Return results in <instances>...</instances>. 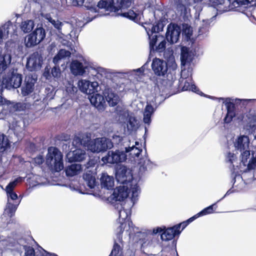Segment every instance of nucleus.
Returning a JSON list of instances; mask_svg holds the SVG:
<instances>
[{
	"label": "nucleus",
	"mask_w": 256,
	"mask_h": 256,
	"mask_svg": "<svg viewBox=\"0 0 256 256\" xmlns=\"http://www.w3.org/2000/svg\"><path fill=\"white\" fill-rule=\"evenodd\" d=\"M46 164L52 172H58L64 168L63 154L56 148H48L46 156Z\"/></svg>",
	"instance_id": "f257e3e1"
},
{
	"label": "nucleus",
	"mask_w": 256,
	"mask_h": 256,
	"mask_svg": "<svg viewBox=\"0 0 256 256\" xmlns=\"http://www.w3.org/2000/svg\"><path fill=\"white\" fill-rule=\"evenodd\" d=\"M72 4L74 6H82L84 3L85 0H72Z\"/></svg>",
	"instance_id": "13d9d810"
},
{
	"label": "nucleus",
	"mask_w": 256,
	"mask_h": 256,
	"mask_svg": "<svg viewBox=\"0 0 256 256\" xmlns=\"http://www.w3.org/2000/svg\"><path fill=\"white\" fill-rule=\"evenodd\" d=\"M120 186L114 189L113 194L110 196V200L116 201H122L128 198L129 192L128 184Z\"/></svg>",
	"instance_id": "ddd939ff"
},
{
	"label": "nucleus",
	"mask_w": 256,
	"mask_h": 256,
	"mask_svg": "<svg viewBox=\"0 0 256 256\" xmlns=\"http://www.w3.org/2000/svg\"><path fill=\"white\" fill-rule=\"evenodd\" d=\"M158 39H160V44L156 46V50L158 52H162L164 51L166 48V41L164 39V38L159 35Z\"/></svg>",
	"instance_id": "c03bdc74"
},
{
	"label": "nucleus",
	"mask_w": 256,
	"mask_h": 256,
	"mask_svg": "<svg viewBox=\"0 0 256 256\" xmlns=\"http://www.w3.org/2000/svg\"><path fill=\"white\" fill-rule=\"evenodd\" d=\"M187 222H183L179 224L176 225V226H180V229L182 227V230L187 226Z\"/></svg>",
	"instance_id": "052dcab7"
},
{
	"label": "nucleus",
	"mask_w": 256,
	"mask_h": 256,
	"mask_svg": "<svg viewBox=\"0 0 256 256\" xmlns=\"http://www.w3.org/2000/svg\"><path fill=\"white\" fill-rule=\"evenodd\" d=\"M89 138L87 136L80 134L76 136L72 142V144L76 147H78L80 146H86L88 144L86 142L88 141Z\"/></svg>",
	"instance_id": "7c9ffc66"
},
{
	"label": "nucleus",
	"mask_w": 256,
	"mask_h": 256,
	"mask_svg": "<svg viewBox=\"0 0 256 256\" xmlns=\"http://www.w3.org/2000/svg\"><path fill=\"white\" fill-rule=\"evenodd\" d=\"M152 68L154 74L158 76H164L168 71L166 62L158 58H155L153 60Z\"/></svg>",
	"instance_id": "f8f14e48"
},
{
	"label": "nucleus",
	"mask_w": 256,
	"mask_h": 256,
	"mask_svg": "<svg viewBox=\"0 0 256 256\" xmlns=\"http://www.w3.org/2000/svg\"><path fill=\"white\" fill-rule=\"evenodd\" d=\"M8 145V138L3 134H0V152L4 151Z\"/></svg>",
	"instance_id": "37998d69"
},
{
	"label": "nucleus",
	"mask_w": 256,
	"mask_h": 256,
	"mask_svg": "<svg viewBox=\"0 0 256 256\" xmlns=\"http://www.w3.org/2000/svg\"><path fill=\"white\" fill-rule=\"evenodd\" d=\"M86 147L88 150L98 153L112 148L113 147V144L110 139L99 138L90 140Z\"/></svg>",
	"instance_id": "39448f33"
},
{
	"label": "nucleus",
	"mask_w": 256,
	"mask_h": 256,
	"mask_svg": "<svg viewBox=\"0 0 256 256\" xmlns=\"http://www.w3.org/2000/svg\"><path fill=\"white\" fill-rule=\"evenodd\" d=\"M228 99L226 100V102L225 104L227 108V114L224 118L225 122L228 123L230 122L232 118L234 116V105L232 102H227Z\"/></svg>",
	"instance_id": "2f4dec72"
},
{
	"label": "nucleus",
	"mask_w": 256,
	"mask_h": 256,
	"mask_svg": "<svg viewBox=\"0 0 256 256\" xmlns=\"http://www.w3.org/2000/svg\"><path fill=\"white\" fill-rule=\"evenodd\" d=\"M194 2H199L202 1V0H194Z\"/></svg>",
	"instance_id": "338daca9"
},
{
	"label": "nucleus",
	"mask_w": 256,
	"mask_h": 256,
	"mask_svg": "<svg viewBox=\"0 0 256 256\" xmlns=\"http://www.w3.org/2000/svg\"><path fill=\"white\" fill-rule=\"evenodd\" d=\"M254 0H232L230 4V10L242 6H248Z\"/></svg>",
	"instance_id": "e433bc0d"
},
{
	"label": "nucleus",
	"mask_w": 256,
	"mask_h": 256,
	"mask_svg": "<svg viewBox=\"0 0 256 256\" xmlns=\"http://www.w3.org/2000/svg\"><path fill=\"white\" fill-rule=\"evenodd\" d=\"M24 250L26 256H34V250L32 248L25 246Z\"/></svg>",
	"instance_id": "864d4df0"
},
{
	"label": "nucleus",
	"mask_w": 256,
	"mask_h": 256,
	"mask_svg": "<svg viewBox=\"0 0 256 256\" xmlns=\"http://www.w3.org/2000/svg\"><path fill=\"white\" fill-rule=\"evenodd\" d=\"M117 2L118 4L116 6L118 8H119L122 11V10H124L131 6L132 0H118Z\"/></svg>",
	"instance_id": "79ce46f5"
},
{
	"label": "nucleus",
	"mask_w": 256,
	"mask_h": 256,
	"mask_svg": "<svg viewBox=\"0 0 256 256\" xmlns=\"http://www.w3.org/2000/svg\"><path fill=\"white\" fill-rule=\"evenodd\" d=\"M36 80L30 76H27L25 79V84L22 87V93L24 96L28 95L34 90Z\"/></svg>",
	"instance_id": "5701e85b"
},
{
	"label": "nucleus",
	"mask_w": 256,
	"mask_h": 256,
	"mask_svg": "<svg viewBox=\"0 0 256 256\" xmlns=\"http://www.w3.org/2000/svg\"><path fill=\"white\" fill-rule=\"evenodd\" d=\"M213 206L212 205L202 210L200 212L198 213L196 215H195L194 216L190 218L188 221L190 222H192L194 219L199 217L201 216H204L207 214H211L213 212Z\"/></svg>",
	"instance_id": "ea45409f"
},
{
	"label": "nucleus",
	"mask_w": 256,
	"mask_h": 256,
	"mask_svg": "<svg viewBox=\"0 0 256 256\" xmlns=\"http://www.w3.org/2000/svg\"><path fill=\"white\" fill-rule=\"evenodd\" d=\"M100 181L102 186L108 190L112 188L114 186L113 176H108L106 173H102Z\"/></svg>",
	"instance_id": "a878e982"
},
{
	"label": "nucleus",
	"mask_w": 256,
	"mask_h": 256,
	"mask_svg": "<svg viewBox=\"0 0 256 256\" xmlns=\"http://www.w3.org/2000/svg\"><path fill=\"white\" fill-rule=\"evenodd\" d=\"M193 58V54L189 52L188 49L186 47H182L181 48L180 60L183 66L190 64Z\"/></svg>",
	"instance_id": "cd10ccee"
},
{
	"label": "nucleus",
	"mask_w": 256,
	"mask_h": 256,
	"mask_svg": "<svg viewBox=\"0 0 256 256\" xmlns=\"http://www.w3.org/2000/svg\"><path fill=\"white\" fill-rule=\"evenodd\" d=\"M16 33V26L8 22L0 27V44L4 40L6 39L9 34H14Z\"/></svg>",
	"instance_id": "2eb2a0df"
},
{
	"label": "nucleus",
	"mask_w": 256,
	"mask_h": 256,
	"mask_svg": "<svg viewBox=\"0 0 256 256\" xmlns=\"http://www.w3.org/2000/svg\"><path fill=\"white\" fill-rule=\"evenodd\" d=\"M18 205H14L12 204H11L8 201V202L7 205H6V210H8V212L10 214V216H12V214L16 212V208H17Z\"/></svg>",
	"instance_id": "3c124183"
},
{
	"label": "nucleus",
	"mask_w": 256,
	"mask_h": 256,
	"mask_svg": "<svg viewBox=\"0 0 256 256\" xmlns=\"http://www.w3.org/2000/svg\"><path fill=\"white\" fill-rule=\"evenodd\" d=\"M84 179L90 188H93L96 186V174L92 171L88 170L84 175Z\"/></svg>",
	"instance_id": "c756f323"
},
{
	"label": "nucleus",
	"mask_w": 256,
	"mask_h": 256,
	"mask_svg": "<svg viewBox=\"0 0 256 256\" xmlns=\"http://www.w3.org/2000/svg\"><path fill=\"white\" fill-rule=\"evenodd\" d=\"M180 232V226H174L166 230L161 234V238L162 241L172 240L175 236L179 234Z\"/></svg>",
	"instance_id": "aec40b11"
},
{
	"label": "nucleus",
	"mask_w": 256,
	"mask_h": 256,
	"mask_svg": "<svg viewBox=\"0 0 256 256\" xmlns=\"http://www.w3.org/2000/svg\"><path fill=\"white\" fill-rule=\"evenodd\" d=\"M113 140L114 142L120 144L125 146L126 154H128L130 156L134 158L135 160L136 158H138L142 150L137 146L139 145L138 142L131 141L130 137L122 138L119 136H113Z\"/></svg>",
	"instance_id": "20e7f679"
},
{
	"label": "nucleus",
	"mask_w": 256,
	"mask_h": 256,
	"mask_svg": "<svg viewBox=\"0 0 256 256\" xmlns=\"http://www.w3.org/2000/svg\"><path fill=\"white\" fill-rule=\"evenodd\" d=\"M162 230V229L160 228H154L153 230V232L154 234H157L159 232H160Z\"/></svg>",
	"instance_id": "680f3d73"
},
{
	"label": "nucleus",
	"mask_w": 256,
	"mask_h": 256,
	"mask_svg": "<svg viewBox=\"0 0 256 256\" xmlns=\"http://www.w3.org/2000/svg\"><path fill=\"white\" fill-rule=\"evenodd\" d=\"M132 176L130 169L125 166H121L117 170L116 174V178L118 182L122 184H128L130 186V189L132 192V199L134 200L138 196L140 192V189L137 184H132Z\"/></svg>",
	"instance_id": "f03ea898"
},
{
	"label": "nucleus",
	"mask_w": 256,
	"mask_h": 256,
	"mask_svg": "<svg viewBox=\"0 0 256 256\" xmlns=\"http://www.w3.org/2000/svg\"><path fill=\"white\" fill-rule=\"evenodd\" d=\"M52 74L55 78H58L60 74V70L58 67L54 66L52 69Z\"/></svg>",
	"instance_id": "5fc2aeb1"
},
{
	"label": "nucleus",
	"mask_w": 256,
	"mask_h": 256,
	"mask_svg": "<svg viewBox=\"0 0 256 256\" xmlns=\"http://www.w3.org/2000/svg\"><path fill=\"white\" fill-rule=\"evenodd\" d=\"M34 24L32 20H26L22 22L20 27L24 33L30 32L34 28Z\"/></svg>",
	"instance_id": "c9c22d12"
},
{
	"label": "nucleus",
	"mask_w": 256,
	"mask_h": 256,
	"mask_svg": "<svg viewBox=\"0 0 256 256\" xmlns=\"http://www.w3.org/2000/svg\"><path fill=\"white\" fill-rule=\"evenodd\" d=\"M140 170H144V166H140Z\"/></svg>",
	"instance_id": "774afa93"
},
{
	"label": "nucleus",
	"mask_w": 256,
	"mask_h": 256,
	"mask_svg": "<svg viewBox=\"0 0 256 256\" xmlns=\"http://www.w3.org/2000/svg\"><path fill=\"white\" fill-rule=\"evenodd\" d=\"M86 154L84 150L77 148L68 152L66 154V158L69 162L82 161L86 158Z\"/></svg>",
	"instance_id": "6ab92c4d"
},
{
	"label": "nucleus",
	"mask_w": 256,
	"mask_h": 256,
	"mask_svg": "<svg viewBox=\"0 0 256 256\" xmlns=\"http://www.w3.org/2000/svg\"><path fill=\"white\" fill-rule=\"evenodd\" d=\"M118 14H120V16L128 18L130 20H134L137 17L138 14H137L134 10H130L128 12H125L124 10H122L120 13H118Z\"/></svg>",
	"instance_id": "a19ab883"
},
{
	"label": "nucleus",
	"mask_w": 256,
	"mask_h": 256,
	"mask_svg": "<svg viewBox=\"0 0 256 256\" xmlns=\"http://www.w3.org/2000/svg\"><path fill=\"white\" fill-rule=\"evenodd\" d=\"M22 77L17 70H13L10 75L2 78V84L3 87L10 89L19 88L22 82Z\"/></svg>",
	"instance_id": "0eeeda50"
},
{
	"label": "nucleus",
	"mask_w": 256,
	"mask_h": 256,
	"mask_svg": "<svg viewBox=\"0 0 256 256\" xmlns=\"http://www.w3.org/2000/svg\"><path fill=\"white\" fill-rule=\"evenodd\" d=\"M90 103L98 110H104L105 108L106 102L103 96L99 94H93L89 98Z\"/></svg>",
	"instance_id": "f3484780"
},
{
	"label": "nucleus",
	"mask_w": 256,
	"mask_h": 256,
	"mask_svg": "<svg viewBox=\"0 0 256 256\" xmlns=\"http://www.w3.org/2000/svg\"><path fill=\"white\" fill-rule=\"evenodd\" d=\"M232 0H210L212 6L222 12L230 10V4Z\"/></svg>",
	"instance_id": "393cba45"
},
{
	"label": "nucleus",
	"mask_w": 256,
	"mask_h": 256,
	"mask_svg": "<svg viewBox=\"0 0 256 256\" xmlns=\"http://www.w3.org/2000/svg\"><path fill=\"white\" fill-rule=\"evenodd\" d=\"M136 71L140 72H143V70H142V68H138L136 70Z\"/></svg>",
	"instance_id": "69168bd1"
},
{
	"label": "nucleus",
	"mask_w": 256,
	"mask_h": 256,
	"mask_svg": "<svg viewBox=\"0 0 256 256\" xmlns=\"http://www.w3.org/2000/svg\"><path fill=\"white\" fill-rule=\"evenodd\" d=\"M46 252V256H57L56 254H52V253H50V252Z\"/></svg>",
	"instance_id": "e2e57ef3"
},
{
	"label": "nucleus",
	"mask_w": 256,
	"mask_h": 256,
	"mask_svg": "<svg viewBox=\"0 0 256 256\" xmlns=\"http://www.w3.org/2000/svg\"><path fill=\"white\" fill-rule=\"evenodd\" d=\"M154 112V110L152 106L150 104H147L144 112L143 120L145 124H149L150 123L151 116Z\"/></svg>",
	"instance_id": "72a5a7b5"
},
{
	"label": "nucleus",
	"mask_w": 256,
	"mask_h": 256,
	"mask_svg": "<svg viewBox=\"0 0 256 256\" xmlns=\"http://www.w3.org/2000/svg\"><path fill=\"white\" fill-rule=\"evenodd\" d=\"M192 27L185 24L183 26L182 34H184L187 38H190L192 35Z\"/></svg>",
	"instance_id": "8fccbe9b"
},
{
	"label": "nucleus",
	"mask_w": 256,
	"mask_h": 256,
	"mask_svg": "<svg viewBox=\"0 0 256 256\" xmlns=\"http://www.w3.org/2000/svg\"><path fill=\"white\" fill-rule=\"evenodd\" d=\"M70 55V52L69 51L62 49L60 50L58 54L54 58L53 62L56 64L60 60L66 57H69Z\"/></svg>",
	"instance_id": "58836bf2"
},
{
	"label": "nucleus",
	"mask_w": 256,
	"mask_h": 256,
	"mask_svg": "<svg viewBox=\"0 0 256 256\" xmlns=\"http://www.w3.org/2000/svg\"><path fill=\"white\" fill-rule=\"evenodd\" d=\"M44 158L42 156H38L32 160L31 163L34 166L40 165L44 162Z\"/></svg>",
	"instance_id": "603ef678"
},
{
	"label": "nucleus",
	"mask_w": 256,
	"mask_h": 256,
	"mask_svg": "<svg viewBox=\"0 0 256 256\" xmlns=\"http://www.w3.org/2000/svg\"><path fill=\"white\" fill-rule=\"evenodd\" d=\"M180 34V26L174 24H170L168 26L166 34L167 40L171 44L178 42Z\"/></svg>",
	"instance_id": "4468645a"
},
{
	"label": "nucleus",
	"mask_w": 256,
	"mask_h": 256,
	"mask_svg": "<svg viewBox=\"0 0 256 256\" xmlns=\"http://www.w3.org/2000/svg\"><path fill=\"white\" fill-rule=\"evenodd\" d=\"M96 71L97 74L100 75L102 76H105L106 73V70L102 68H98Z\"/></svg>",
	"instance_id": "6e6d98bb"
},
{
	"label": "nucleus",
	"mask_w": 256,
	"mask_h": 256,
	"mask_svg": "<svg viewBox=\"0 0 256 256\" xmlns=\"http://www.w3.org/2000/svg\"><path fill=\"white\" fill-rule=\"evenodd\" d=\"M22 180V178H18L10 182L8 184L6 188V191L7 194V196L8 200L9 198H11L12 200H15L17 199V194L13 192L14 188L16 186L18 182H20Z\"/></svg>",
	"instance_id": "4be33fe9"
},
{
	"label": "nucleus",
	"mask_w": 256,
	"mask_h": 256,
	"mask_svg": "<svg viewBox=\"0 0 256 256\" xmlns=\"http://www.w3.org/2000/svg\"><path fill=\"white\" fill-rule=\"evenodd\" d=\"M128 132H131L136 130L139 127V122L138 120L133 116H130L125 122Z\"/></svg>",
	"instance_id": "c85d7f7f"
},
{
	"label": "nucleus",
	"mask_w": 256,
	"mask_h": 256,
	"mask_svg": "<svg viewBox=\"0 0 256 256\" xmlns=\"http://www.w3.org/2000/svg\"><path fill=\"white\" fill-rule=\"evenodd\" d=\"M86 66L77 60H73L70 66L72 73L74 76H82L86 72Z\"/></svg>",
	"instance_id": "412c9836"
},
{
	"label": "nucleus",
	"mask_w": 256,
	"mask_h": 256,
	"mask_svg": "<svg viewBox=\"0 0 256 256\" xmlns=\"http://www.w3.org/2000/svg\"><path fill=\"white\" fill-rule=\"evenodd\" d=\"M117 208L119 209L118 223L120 224L116 230V236L118 241L120 242L122 240L121 234L122 232V230L126 228L127 224L130 228V222L128 218L130 215L131 210L130 206H126V204L124 206L121 204H118Z\"/></svg>",
	"instance_id": "7ed1b4c3"
},
{
	"label": "nucleus",
	"mask_w": 256,
	"mask_h": 256,
	"mask_svg": "<svg viewBox=\"0 0 256 256\" xmlns=\"http://www.w3.org/2000/svg\"><path fill=\"white\" fill-rule=\"evenodd\" d=\"M241 152V158L242 162L244 166L248 165V168H253V166L252 164L250 163V160L248 161V160L250 158V149L246 150L240 152Z\"/></svg>",
	"instance_id": "4c0bfd02"
},
{
	"label": "nucleus",
	"mask_w": 256,
	"mask_h": 256,
	"mask_svg": "<svg viewBox=\"0 0 256 256\" xmlns=\"http://www.w3.org/2000/svg\"><path fill=\"white\" fill-rule=\"evenodd\" d=\"M79 90L87 94H92L98 92L99 87L97 82H90L84 79L80 80L77 83Z\"/></svg>",
	"instance_id": "1a4fd4ad"
},
{
	"label": "nucleus",
	"mask_w": 256,
	"mask_h": 256,
	"mask_svg": "<svg viewBox=\"0 0 256 256\" xmlns=\"http://www.w3.org/2000/svg\"><path fill=\"white\" fill-rule=\"evenodd\" d=\"M126 157L124 152L116 150L108 151L106 155L102 158V160L104 164H118L124 162Z\"/></svg>",
	"instance_id": "6e6552de"
},
{
	"label": "nucleus",
	"mask_w": 256,
	"mask_h": 256,
	"mask_svg": "<svg viewBox=\"0 0 256 256\" xmlns=\"http://www.w3.org/2000/svg\"><path fill=\"white\" fill-rule=\"evenodd\" d=\"M180 86L182 90H192L198 93L199 91L196 86L193 84L192 78H188V80L180 79Z\"/></svg>",
	"instance_id": "b1692460"
},
{
	"label": "nucleus",
	"mask_w": 256,
	"mask_h": 256,
	"mask_svg": "<svg viewBox=\"0 0 256 256\" xmlns=\"http://www.w3.org/2000/svg\"><path fill=\"white\" fill-rule=\"evenodd\" d=\"M118 8L114 4L113 0H100L98 4L96 12L100 13V16L108 14L110 12L118 11Z\"/></svg>",
	"instance_id": "9d476101"
},
{
	"label": "nucleus",
	"mask_w": 256,
	"mask_h": 256,
	"mask_svg": "<svg viewBox=\"0 0 256 256\" xmlns=\"http://www.w3.org/2000/svg\"><path fill=\"white\" fill-rule=\"evenodd\" d=\"M46 32L44 28H36L24 38V44L27 48L33 47L40 44L45 38Z\"/></svg>",
	"instance_id": "423d86ee"
},
{
	"label": "nucleus",
	"mask_w": 256,
	"mask_h": 256,
	"mask_svg": "<svg viewBox=\"0 0 256 256\" xmlns=\"http://www.w3.org/2000/svg\"><path fill=\"white\" fill-rule=\"evenodd\" d=\"M48 21L54 26V27L58 29V31L62 32L60 30L62 26V24L58 20H55L52 19V18H48Z\"/></svg>",
	"instance_id": "09e8293b"
},
{
	"label": "nucleus",
	"mask_w": 256,
	"mask_h": 256,
	"mask_svg": "<svg viewBox=\"0 0 256 256\" xmlns=\"http://www.w3.org/2000/svg\"><path fill=\"white\" fill-rule=\"evenodd\" d=\"M3 106L4 108H8L10 112H13L16 110L18 106L16 103L6 100L0 96V106Z\"/></svg>",
	"instance_id": "f704fd0d"
},
{
	"label": "nucleus",
	"mask_w": 256,
	"mask_h": 256,
	"mask_svg": "<svg viewBox=\"0 0 256 256\" xmlns=\"http://www.w3.org/2000/svg\"><path fill=\"white\" fill-rule=\"evenodd\" d=\"M6 242L5 241L0 242V247L2 248V246H4Z\"/></svg>",
	"instance_id": "0e129e2a"
},
{
	"label": "nucleus",
	"mask_w": 256,
	"mask_h": 256,
	"mask_svg": "<svg viewBox=\"0 0 256 256\" xmlns=\"http://www.w3.org/2000/svg\"><path fill=\"white\" fill-rule=\"evenodd\" d=\"M236 149L242 152L250 149V139L247 136L242 135L238 136L234 142Z\"/></svg>",
	"instance_id": "dca6fc26"
},
{
	"label": "nucleus",
	"mask_w": 256,
	"mask_h": 256,
	"mask_svg": "<svg viewBox=\"0 0 256 256\" xmlns=\"http://www.w3.org/2000/svg\"><path fill=\"white\" fill-rule=\"evenodd\" d=\"M104 94L110 106H114L120 102L118 95L110 88L106 89Z\"/></svg>",
	"instance_id": "a211bd4d"
},
{
	"label": "nucleus",
	"mask_w": 256,
	"mask_h": 256,
	"mask_svg": "<svg viewBox=\"0 0 256 256\" xmlns=\"http://www.w3.org/2000/svg\"><path fill=\"white\" fill-rule=\"evenodd\" d=\"M64 170L67 176H73L80 174L82 172V165L78 164H73L67 166Z\"/></svg>",
	"instance_id": "bb28decb"
},
{
	"label": "nucleus",
	"mask_w": 256,
	"mask_h": 256,
	"mask_svg": "<svg viewBox=\"0 0 256 256\" xmlns=\"http://www.w3.org/2000/svg\"><path fill=\"white\" fill-rule=\"evenodd\" d=\"M42 61V56L38 52H34L28 58L26 66L30 71L36 70L40 68Z\"/></svg>",
	"instance_id": "9b49d317"
},
{
	"label": "nucleus",
	"mask_w": 256,
	"mask_h": 256,
	"mask_svg": "<svg viewBox=\"0 0 256 256\" xmlns=\"http://www.w3.org/2000/svg\"><path fill=\"white\" fill-rule=\"evenodd\" d=\"M158 27L156 26H152L151 30V33L152 34L153 33H156V32H158Z\"/></svg>",
	"instance_id": "bf43d9fd"
},
{
	"label": "nucleus",
	"mask_w": 256,
	"mask_h": 256,
	"mask_svg": "<svg viewBox=\"0 0 256 256\" xmlns=\"http://www.w3.org/2000/svg\"><path fill=\"white\" fill-rule=\"evenodd\" d=\"M120 246L115 241L113 249L110 255L112 256H120Z\"/></svg>",
	"instance_id": "de8ad7c7"
},
{
	"label": "nucleus",
	"mask_w": 256,
	"mask_h": 256,
	"mask_svg": "<svg viewBox=\"0 0 256 256\" xmlns=\"http://www.w3.org/2000/svg\"><path fill=\"white\" fill-rule=\"evenodd\" d=\"M11 62V56L6 54L0 56V74L2 73Z\"/></svg>",
	"instance_id": "473e14b6"
},
{
	"label": "nucleus",
	"mask_w": 256,
	"mask_h": 256,
	"mask_svg": "<svg viewBox=\"0 0 256 256\" xmlns=\"http://www.w3.org/2000/svg\"><path fill=\"white\" fill-rule=\"evenodd\" d=\"M236 158V156L234 154H231L229 152L226 156V159L228 160L230 162H232L233 160H234Z\"/></svg>",
	"instance_id": "4d7b16f0"
},
{
	"label": "nucleus",
	"mask_w": 256,
	"mask_h": 256,
	"mask_svg": "<svg viewBox=\"0 0 256 256\" xmlns=\"http://www.w3.org/2000/svg\"><path fill=\"white\" fill-rule=\"evenodd\" d=\"M192 70L190 68H188L187 70L185 68L182 69L180 79L188 80V78H192Z\"/></svg>",
	"instance_id": "49530a36"
},
{
	"label": "nucleus",
	"mask_w": 256,
	"mask_h": 256,
	"mask_svg": "<svg viewBox=\"0 0 256 256\" xmlns=\"http://www.w3.org/2000/svg\"><path fill=\"white\" fill-rule=\"evenodd\" d=\"M148 35L150 36V34L148 32H147ZM159 36L156 34H154L152 36V38L150 37V47L151 50H154V46H156V44L158 41L160 40V39H158Z\"/></svg>",
	"instance_id": "a18cd8bd"
}]
</instances>
